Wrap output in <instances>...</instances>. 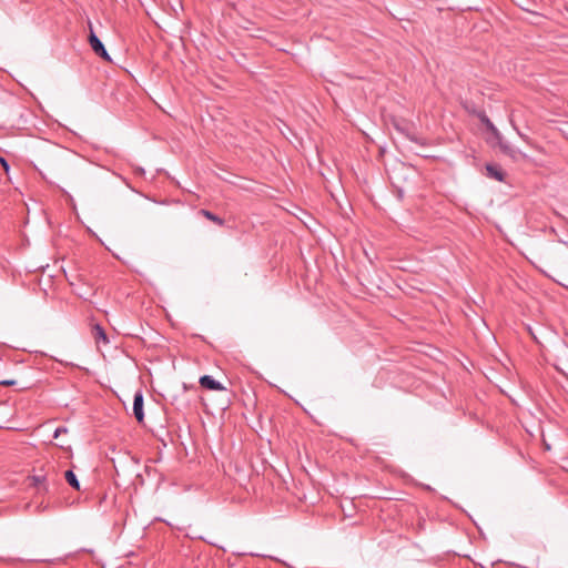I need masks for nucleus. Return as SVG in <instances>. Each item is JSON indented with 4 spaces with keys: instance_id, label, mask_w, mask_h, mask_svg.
<instances>
[{
    "instance_id": "1",
    "label": "nucleus",
    "mask_w": 568,
    "mask_h": 568,
    "mask_svg": "<svg viewBox=\"0 0 568 568\" xmlns=\"http://www.w3.org/2000/svg\"><path fill=\"white\" fill-rule=\"evenodd\" d=\"M89 43L91 45V49L93 50V52L97 55H99L100 58H102L105 61H111V58H110L108 51L105 50V48H104L103 43L101 42V40L94 33V31H93L91 26H90Z\"/></svg>"
},
{
    "instance_id": "2",
    "label": "nucleus",
    "mask_w": 568,
    "mask_h": 568,
    "mask_svg": "<svg viewBox=\"0 0 568 568\" xmlns=\"http://www.w3.org/2000/svg\"><path fill=\"white\" fill-rule=\"evenodd\" d=\"M133 414L139 423H143L144 420V412H143V394L141 390L135 392L133 398Z\"/></svg>"
},
{
    "instance_id": "3",
    "label": "nucleus",
    "mask_w": 568,
    "mask_h": 568,
    "mask_svg": "<svg viewBox=\"0 0 568 568\" xmlns=\"http://www.w3.org/2000/svg\"><path fill=\"white\" fill-rule=\"evenodd\" d=\"M199 383L203 388L210 390H226V387H224L220 382L215 381L211 375L201 376Z\"/></svg>"
},
{
    "instance_id": "4",
    "label": "nucleus",
    "mask_w": 568,
    "mask_h": 568,
    "mask_svg": "<svg viewBox=\"0 0 568 568\" xmlns=\"http://www.w3.org/2000/svg\"><path fill=\"white\" fill-rule=\"evenodd\" d=\"M394 128L402 134H404L407 139H409L412 142H415L420 145H425L426 143L417 138L415 134L410 133L408 131V124L405 122L396 121L394 122Z\"/></svg>"
},
{
    "instance_id": "5",
    "label": "nucleus",
    "mask_w": 568,
    "mask_h": 568,
    "mask_svg": "<svg viewBox=\"0 0 568 568\" xmlns=\"http://www.w3.org/2000/svg\"><path fill=\"white\" fill-rule=\"evenodd\" d=\"M486 171H487V176L496 180V181H504L505 179V173L503 172V170L497 166V165H494V164H487L486 165Z\"/></svg>"
},
{
    "instance_id": "6",
    "label": "nucleus",
    "mask_w": 568,
    "mask_h": 568,
    "mask_svg": "<svg viewBox=\"0 0 568 568\" xmlns=\"http://www.w3.org/2000/svg\"><path fill=\"white\" fill-rule=\"evenodd\" d=\"M92 336L95 339V342H103L104 344L109 343V338L106 336V333L104 328L100 324H94L92 326Z\"/></svg>"
},
{
    "instance_id": "7",
    "label": "nucleus",
    "mask_w": 568,
    "mask_h": 568,
    "mask_svg": "<svg viewBox=\"0 0 568 568\" xmlns=\"http://www.w3.org/2000/svg\"><path fill=\"white\" fill-rule=\"evenodd\" d=\"M64 478L72 488H74L75 490H80V481L78 480L75 474L72 470H67L64 473Z\"/></svg>"
},
{
    "instance_id": "8",
    "label": "nucleus",
    "mask_w": 568,
    "mask_h": 568,
    "mask_svg": "<svg viewBox=\"0 0 568 568\" xmlns=\"http://www.w3.org/2000/svg\"><path fill=\"white\" fill-rule=\"evenodd\" d=\"M201 213L210 221L214 222L215 224L222 226L224 225V220L221 219L220 216L215 215L214 213H212L211 211H207V210H201Z\"/></svg>"
},
{
    "instance_id": "9",
    "label": "nucleus",
    "mask_w": 568,
    "mask_h": 568,
    "mask_svg": "<svg viewBox=\"0 0 568 568\" xmlns=\"http://www.w3.org/2000/svg\"><path fill=\"white\" fill-rule=\"evenodd\" d=\"M45 476H41V475H36V476H32V483L36 487H38L39 489L42 488L43 490H48V487L45 486Z\"/></svg>"
},
{
    "instance_id": "10",
    "label": "nucleus",
    "mask_w": 568,
    "mask_h": 568,
    "mask_svg": "<svg viewBox=\"0 0 568 568\" xmlns=\"http://www.w3.org/2000/svg\"><path fill=\"white\" fill-rule=\"evenodd\" d=\"M484 122L486 123L487 129H488L489 131H491V132H493L495 135H497V136L499 135L498 130H497V129H496V126L490 122V120H489L488 118H486V119L484 120Z\"/></svg>"
},
{
    "instance_id": "11",
    "label": "nucleus",
    "mask_w": 568,
    "mask_h": 568,
    "mask_svg": "<svg viewBox=\"0 0 568 568\" xmlns=\"http://www.w3.org/2000/svg\"><path fill=\"white\" fill-rule=\"evenodd\" d=\"M68 433V428L64 427V426H60L58 428H55L54 430V434H53V437L54 438H58L59 436H61L62 434H67Z\"/></svg>"
},
{
    "instance_id": "12",
    "label": "nucleus",
    "mask_w": 568,
    "mask_h": 568,
    "mask_svg": "<svg viewBox=\"0 0 568 568\" xmlns=\"http://www.w3.org/2000/svg\"><path fill=\"white\" fill-rule=\"evenodd\" d=\"M501 150L506 153V154H509V155H513V150L510 149V146H508L507 144L500 142L499 143Z\"/></svg>"
},
{
    "instance_id": "13",
    "label": "nucleus",
    "mask_w": 568,
    "mask_h": 568,
    "mask_svg": "<svg viewBox=\"0 0 568 568\" xmlns=\"http://www.w3.org/2000/svg\"><path fill=\"white\" fill-rule=\"evenodd\" d=\"M17 384V381L14 379H3V381H0V385L2 386H13Z\"/></svg>"
},
{
    "instance_id": "14",
    "label": "nucleus",
    "mask_w": 568,
    "mask_h": 568,
    "mask_svg": "<svg viewBox=\"0 0 568 568\" xmlns=\"http://www.w3.org/2000/svg\"><path fill=\"white\" fill-rule=\"evenodd\" d=\"M0 163H1L2 168L4 169V171L8 172L9 171V164L6 161V159L0 158Z\"/></svg>"
},
{
    "instance_id": "15",
    "label": "nucleus",
    "mask_w": 568,
    "mask_h": 568,
    "mask_svg": "<svg viewBox=\"0 0 568 568\" xmlns=\"http://www.w3.org/2000/svg\"><path fill=\"white\" fill-rule=\"evenodd\" d=\"M34 561L43 562L44 560L43 559H34Z\"/></svg>"
}]
</instances>
